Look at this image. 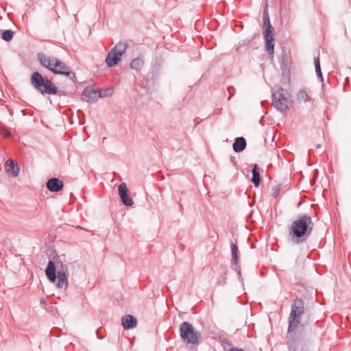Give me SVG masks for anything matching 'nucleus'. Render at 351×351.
<instances>
[{
  "instance_id": "25",
  "label": "nucleus",
  "mask_w": 351,
  "mask_h": 351,
  "mask_svg": "<svg viewBox=\"0 0 351 351\" xmlns=\"http://www.w3.org/2000/svg\"><path fill=\"white\" fill-rule=\"evenodd\" d=\"M10 135H11V133H10V132L5 133V136L6 138L10 137Z\"/></svg>"
},
{
  "instance_id": "17",
  "label": "nucleus",
  "mask_w": 351,
  "mask_h": 351,
  "mask_svg": "<svg viewBox=\"0 0 351 351\" xmlns=\"http://www.w3.org/2000/svg\"><path fill=\"white\" fill-rule=\"evenodd\" d=\"M144 58L143 56H138L136 58L132 60L130 66L132 69L136 71H141L144 66Z\"/></svg>"
},
{
  "instance_id": "8",
  "label": "nucleus",
  "mask_w": 351,
  "mask_h": 351,
  "mask_svg": "<svg viewBox=\"0 0 351 351\" xmlns=\"http://www.w3.org/2000/svg\"><path fill=\"white\" fill-rule=\"evenodd\" d=\"M180 335L182 341L187 344L199 343L201 335L187 322H184L180 326Z\"/></svg>"
},
{
  "instance_id": "11",
  "label": "nucleus",
  "mask_w": 351,
  "mask_h": 351,
  "mask_svg": "<svg viewBox=\"0 0 351 351\" xmlns=\"http://www.w3.org/2000/svg\"><path fill=\"white\" fill-rule=\"evenodd\" d=\"M152 99V92L145 86H141L136 96V103L139 106L147 104Z\"/></svg>"
},
{
  "instance_id": "14",
  "label": "nucleus",
  "mask_w": 351,
  "mask_h": 351,
  "mask_svg": "<svg viewBox=\"0 0 351 351\" xmlns=\"http://www.w3.org/2000/svg\"><path fill=\"white\" fill-rule=\"evenodd\" d=\"M63 186V182L58 178H51L47 182V188L51 192H58Z\"/></svg>"
},
{
  "instance_id": "2",
  "label": "nucleus",
  "mask_w": 351,
  "mask_h": 351,
  "mask_svg": "<svg viewBox=\"0 0 351 351\" xmlns=\"http://www.w3.org/2000/svg\"><path fill=\"white\" fill-rule=\"evenodd\" d=\"M38 60L40 64L56 75H65L73 82L75 80V74L71 72L70 68L64 62L60 61L56 57L48 56L43 53H38Z\"/></svg>"
},
{
  "instance_id": "10",
  "label": "nucleus",
  "mask_w": 351,
  "mask_h": 351,
  "mask_svg": "<svg viewBox=\"0 0 351 351\" xmlns=\"http://www.w3.org/2000/svg\"><path fill=\"white\" fill-rule=\"evenodd\" d=\"M104 96L105 95H102L99 90L95 89L92 86H88L84 90L82 94V99L87 102H95Z\"/></svg>"
},
{
  "instance_id": "26",
  "label": "nucleus",
  "mask_w": 351,
  "mask_h": 351,
  "mask_svg": "<svg viewBox=\"0 0 351 351\" xmlns=\"http://www.w3.org/2000/svg\"><path fill=\"white\" fill-rule=\"evenodd\" d=\"M232 90H234V88H233V87H229V88H228V91H229L230 93H231L230 91H231V90H232Z\"/></svg>"
},
{
  "instance_id": "24",
  "label": "nucleus",
  "mask_w": 351,
  "mask_h": 351,
  "mask_svg": "<svg viewBox=\"0 0 351 351\" xmlns=\"http://www.w3.org/2000/svg\"><path fill=\"white\" fill-rule=\"evenodd\" d=\"M40 303H41L42 304H45L47 303V300H46V299H45V298H42L40 299Z\"/></svg>"
},
{
  "instance_id": "6",
  "label": "nucleus",
  "mask_w": 351,
  "mask_h": 351,
  "mask_svg": "<svg viewBox=\"0 0 351 351\" xmlns=\"http://www.w3.org/2000/svg\"><path fill=\"white\" fill-rule=\"evenodd\" d=\"M45 274L47 277V278L51 282H56V280H58L57 282V287L59 289H66L68 287V280L67 276L66 275V272L63 267L62 269H58L56 275V269L54 264V262L51 260H50L48 263V265L45 269Z\"/></svg>"
},
{
  "instance_id": "7",
  "label": "nucleus",
  "mask_w": 351,
  "mask_h": 351,
  "mask_svg": "<svg viewBox=\"0 0 351 351\" xmlns=\"http://www.w3.org/2000/svg\"><path fill=\"white\" fill-rule=\"evenodd\" d=\"M263 27L265 28L263 36L265 40V48L267 53L270 55H273L274 53V27L271 25L269 15L267 10V6L266 5L263 10Z\"/></svg>"
},
{
  "instance_id": "22",
  "label": "nucleus",
  "mask_w": 351,
  "mask_h": 351,
  "mask_svg": "<svg viewBox=\"0 0 351 351\" xmlns=\"http://www.w3.org/2000/svg\"><path fill=\"white\" fill-rule=\"evenodd\" d=\"M14 36V32L11 29H5L3 31L1 38L6 42L12 40Z\"/></svg>"
},
{
  "instance_id": "16",
  "label": "nucleus",
  "mask_w": 351,
  "mask_h": 351,
  "mask_svg": "<svg viewBox=\"0 0 351 351\" xmlns=\"http://www.w3.org/2000/svg\"><path fill=\"white\" fill-rule=\"evenodd\" d=\"M246 147V141L243 137L236 138L233 143V149L235 152H242Z\"/></svg>"
},
{
  "instance_id": "4",
  "label": "nucleus",
  "mask_w": 351,
  "mask_h": 351,
  "mask_svg": "<svg viewBox=\"0 0 351 351\" xmlns=\"http://www.w3.org/2000/svg\"><path fill=\"white\" fill-rule=\"evenodd\" d=\"M32 86L42 95H56L57 86L49 80L44 77L38 71H34L31 76Z\"/></svg>"
},
{
  "instance_id": "21",
  "label": "nucleus",
  "mask_w": 351,
  "mask_h": 351,
  "mask_svg": "<svg viewBox=\"0 0 351 351\" xmlns=\"http://www.w3.org/2000/svg\"><path fill=\"white\" fill-rule=\"evenodd\" d=\"M315 72L317 75V77L320 80V81H323V75L321 70L320 61L319 58L317 57L314 60Z\"/></svg>"
},
{
  "instance_id": "1",
  "label": "nucleus",
  "mask_w": 351,
  "mask_h": 351,
  "mask_svg": "<svg viewBox=\"0 0 351 351\" xmlns=\"http://www.w3.org/2000/svg\"><path fill=\"white\" fill-rule=\"evenodd\" d=\"M304 313V303L299 298H296L291 306V311L288 317V329L287 341L289 351H295L296 341L291 333L297 328L301 322L302 316Z\"/></svg>"
},
{
  "instance_id": "5",
  "label": "nucleus",
  "mask_w": 351,
  "mask_h": 351,
  "mask_svg": "<svg viewBox=\"0 0 351 351\" xmlns=\"http://www.w3.org/2000/svg\"><path fill=\"white\" fill-rule=\"evenodd\" d=\"M271 97L274 108L286 114L289 111V106L292 104L291 94L285 89L279 88L272 93Z\"/></svg>"
},
{
  "instance_id": "20",
  "label": "nucleus",
  "mask_w": 351,
  "mask_h": 351,
  "mask_svg": "<svg viewBox=\"0 0 351 351\" xmlns=\"http://www.w3.org/2000/svg\"><path fill=\"white\" fill-rule=\"evenodd\" d=\"M239 250L237 244L232 243L231 245V254H232V262L237 265L239 261L238 256Z\"/></svg>"
},
{
  "instance_id": "13",
  "label": "nucleus",
  "mask_w": 351,
  "mask_h": 351,
  "mask_svg": "<svg viewBox=\"0 0 351 351\" xmlns=\"http://www.w3.org/2000/svg\"><path fill=\"white\" fill-rule=\"evenodd\" d=\"M5 170L10 176L16 177L19 173L20 169L14 160L9 159L5 163Z\"/></svg>"
},
{
  "instance_id": "19",
  "label": "nucleus",
  "mask_w": 351,
  "mask_h": 351,
  "mask_svg": "<svg viewBox=\"0 0 351 351\" xmlns=\"http://www.w3.org/2000/svg\"><path fill=\"white\" fill-rule=\"evenodd\" d=\"M252 182L254 183L255 186H258L260 183V173L257 165H254L252 169Z\"/></svg>"
},
{
  "instance_id": "23",
  "label": "nucleus",
  "mask_w": 351,
  "mask_h": 351,
  "mask_svg": "<svg viewBox=\"0 0 351 351\" xmlns=\"http://www.w3.org/2000/svg\"><path fill=\"white\" fill-rule=\"evenodd\" d=\"M228 351H244L243 350L238 348H232L231 349L228 350Z\"/></svg>"
},
{
  "instance_id": "18",
  "label": "nucleus",
  "mask_w": 351,
  "mask_h": 351,
  "mask_svg": "<svg viewBox=\"0 0 351 351\" xmlns=\"http://www.w3.org/2000/svg\"><path fill=\"white\" fill-rule=\"evenodd\" d=\"M296 99L300 103H306L307 101H310L311 96L305 89H302L298 92Z\"/></svg>"
},
{
  "instance_id": "3",
  "label": "nucleus",
  "mask_w": 351,
  "mask_h": 351,
  "mask_svg": "<svg viewBox=\"0 0 351 351\" xmlns=\"http://www.w3.org/2000/svg\"><path fill=\"white\" fill-rule=\"evenodd\" d=\"M313 223L310 216L304 215L293 221L289 228V234L292 238L301 239L309 235L313 230Z\"/></svg>"
},
{
  "instance_id": "12",
  "label": "nucleus",
  "mask_w": 351,
  "mask_h": 351,
  "mask_svg": "<svg viewBox=\"0 0 351 351\" xmlns=\"http://www.w3.org/2000/svg\"><path fill=\"white\" fill-rule=\"evenodd\" d=\"M118 192L119 197L125 206H132L133 204V200L128 194V189L125 182L121 183L118 188Z\"/></svg>"
},
{
  "instance_id": "9",
  "label": "nucleus",
  "mask_w": 351,
  "mask_h": 351,
  "mask_svg": "<svg viewBox=\"0 0 351 351\" xmlns=\"http://www.w3.org/2000/svg\"><path fill=\"white\" fill-rule=\"evenodd\" d=\"M128 47L127 43H117L108 53L106 62L109 67H113L116 66L121 56L125 52Z\"/></svg>"
},
{
  "instance_id": "15",
  "label": "nucleus",
  "mask_w": 351,
  "mask_h": 351,
  "mask_svg": "<svg viewBox=\"0 0 351 351\" xmlns=\"http://www.w3.org/2000/svg\"><path fill=\"white\" fill-rule=\"evenodd\" d=\"M121 321L123 328L126 330L134 328L137 325L136 319L131 315L123 317Z\"/></svg>"
}]
</instances>
